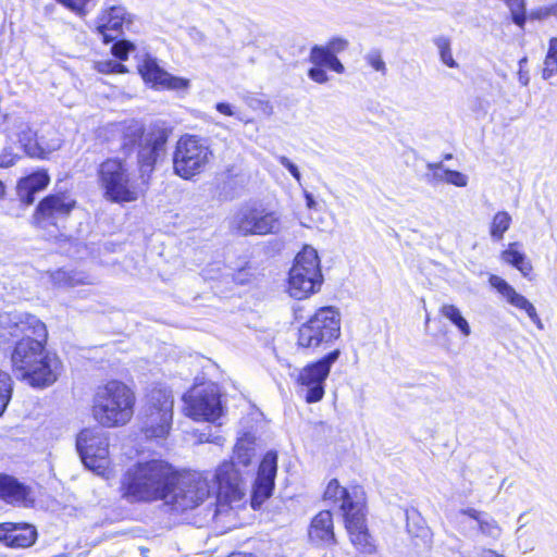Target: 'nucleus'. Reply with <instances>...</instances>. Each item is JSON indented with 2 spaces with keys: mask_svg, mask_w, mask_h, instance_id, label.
I'll return each instance as SVG.
<instances>
[{
  "mask_svg": "<svg viewBox=\"0 0 557 557\" xmlns=\"http://www.w3.org/2000/svg\"><path fill=\"white\" fill-rule=\"evenodd\" d=\"M440 313L454 324L463 337H468L471 334V327L466 318L462 315L459 308L455 305L444 304L440 308Z\"/></svg>",
  "mask_w": 557,
  "mask_h": 557,
  "instance_id": "7c9ffc66",
  "label": "nucleus"
},
{
  "mask_svg": "<svg viewBox=\"0 0 557 557\" xmlns=\"http://www.w3.org/2000/svg\"><path fill=\"white\" fill-rule=\"evenodd\" d=\"M12 379L10 374L0 369V416L3 414L12 396Z\"/></svg>",
  "mask_w": 557,
  "mask_h": 557,
  "instance_id": "c9c22d12",
  "label": "nucleus"
},
{
  "mask_svg": "<svg viewBox=\"0 0 557 557\" xmlns=\"http://www.w3.org/2000/svg\"><path fill=\"white\" fill-rule=\"evenodd\" d=\"M173 396L164 387H154L147 395L144 408L143 432L148 438H164L171 430L173 418Z\"/></svg>",
  "mask_w": 557,
  "mask_h": 557,
  "instance_id": "9d476101",
  "label": "nucleus"
},
{
  "mask_svg": "<svg viewBox=\"0 0 557 557\" xmlns=\"http://www.w3.org/2000/svg\"><path fill=\"white\" fill-rule=\"evenodd\" d=\"M24 184L20 181L17 184V195L20 200L26 205L30 206L35 201V195L37 194L35 190L30 188H24Z\"/></svg>",
  "mask_w": 557,
  "mask_h": 557,
  "instance_id": "de8ad7c7",
  "label": "nucleus"
},
{
  "mask_svg": "<svg viewBox=\"0 0 557 557\" xmlns=\"http://www.w3.org/2000/svg\"><path fill=\"white\" fill-rule=\"evenodd\" d=\"M5 195V186L4 184L0 181V199H2Z\"/></svg>",
  "mask_w": 557,
  "mask_h": 557,
  "instance_id": "680f3d73",
  "label": "nucleus"
},
{
  "mask_svg": "<svg viewBox=\"0 0 557 557\" xmlns=\"http://www.w3.org/2000/svg\"><path fill=\"white\" fill-rule=\"evenodd\" d=\"M306 206L308 209L313 210L317 209V201L314 200L312 194L305 191Z\"/></svg>",
  "mask_w": 557,
  "mask_h": 557,
  "instance_id": "6e6d98bb",
  "label": "nucleus"
},
{
  "mask_svg": "<svg viewBox=\"0 0 557 557\" xmlns=\"http://www.w3.org/2000/svg\"><path fill=\"white\" fill-rule=\"evenodd\" d=\"M97 183L103 197L115 203L136 201L147 190L131 164L117 157L108 158L98 165Z\"/></svg>",
  "mask_w": 557,
  "mask_h": 557,
  "instance_id": "20e7f679",
  "label": "nucleus"
},
{
  "mask_svg": "<svg viewBox=\"0 0 557 557\" xmlns=\"http://www.w3.org/2000/svg\"><path fill=\"white\" fill-rule=\"evenodd\" d=\"M16 137L24 152L28 156V146H34L37 133L33 131L30 124L23 117L17 116L15 124L9 137Z\"/></svg>",
  "mask_w": 557,
  "mask_h": 557,
  "instance_id": "c756f323",
  "label": "nucleus"
},
{
  "mask_svg": "<svg viewBox=\"0 0 557 557\" xmlns=\"http://www.w3.org/2000/svg\"><path fill=\"white\" fill-rule=\"evenodd\" d=\"M212 151L206 141L195 135H184L176 143L173 170L184 180H190L205 171Z\"/></svg>",
  "mask_w": 557,
  "mask_h": 557,
  "instance_id": "1a4fd4ad",
  "label": "nucleus"
},
{
  "mask_svg": "<svg viewBox=\"0 0 557 557\" xmlns=\"http://www.w3.org/2000/svg\"><path fill=\"white\" fill-rule=\"evenodd\" d=\"M255 457V438L251 435H245L239 438L234 448V462L247 467Z\"/></svg>",
  "mask_w": 557,
  "mask_h": 557,
  "instance_id": "2f4dec72",
  "label": "nucleus"
},
{
  "mask_svg": "<svg viewBox=\"0 0 557 557\" xmlns=\"http://www.w3.org/2000/svg\"><path fill=\"white\" fill-rule=\"evenodd\" d=\"M138 71L145 82L154 87L171 90H183L189 87V81L176 77L164 71L151 57H146L138 65Z\"/></svg>",
  "mask_w": 557,
  "mask_h": 557,
  "instance_id": "aec40b11",
  "label": "nucleus"
},
{
  "mask_svg": "<svg viewBox=\"0 0 557 557\" xmlns=\"http://www.w3.org/2000/svg\"><path fill=\"white\" fill-rule=\"evenodd\" d=\"M278 162L288 170V172L292 174V176L297 181L300 182L301 174L297 168L296 164H294L287 157L285 156H277L276 157Z\"/></svg>",
  "mask_w": 557,
  "mask_h": 557,
  "instance_id": "09e8293b",
  "label": "nucleus"
},
{
  "mask_svg": "<svg viewBox=\"0 0 557 557\" xmlns=\"http://www.w3.org/2000/svg\"><path fill=\"white\" fill-rule=\"evenodd\" d=\"M456 521L459 532L467 537L481 534L482 536L497 541L503 533L500 525L494 518L474 508L459 510Z\"/></svg>",
  "mask_w": 557,
  "mask_h": 557,
  "instance_id": "2eb2a0df",
  "label": "nucleus"
},
{
  "mask_svg": "<svg viewBox=\"0 0 557 557\" xmlns=\"http://www.w3.org/2000/svg\"><path fill=\"white\" fill-rule=\"evenodd\" d=\"M47 337L46 324L33 314H0V348L13 347L12 369L33 387H48L61 373L60 359L46 350Z\"/></svg>",
  "mask_w": 557,
  "mask_h": 557,
  "instance_id": "f257e3e1",
  "label": "nucleus"
},
{
  "mask_svg": "<svg viewBox=\"0 0 557 557\" xmlns=\"http://www.w3.org/2000/svg\"><path fill=\"white\" fill-rule=\"evenodd\" d=\"M516 536L518 541V547L523 554L532 552L534 549V541L531 534L524 530V525L520 524L516 530Z\"/></svg>",
  "mask_w": 557,
  "mask_h": 557,
  "instance_id": "58836bf2",
  "label": "nucleus"
},
{
  "mask_svg": "<svg viewBox=\"0 0 557 557\" xmlns=\"http://www.w3.org/2000/svg\"><path fill=\"white\" fill-rule=\"evenodd\" d=\"M549 16H553V13L550 12V5L533 10L530 13V17L532 20H545Z\"/></svg>",
  "mask_w": 557,
  "mask_h": 557,
  "instance_id": "603ef678",
  "label": "nucleus"
},
{
  "mask_svg": "<svg viewBox=\"0 0 557 557\" xmlns=\"http://www.w3.org/2000/svg\"><path fill=\"white\" fill-rule=\"evenodd\" d=\"M15 161H16L15 157L10 158L8 161L0 159V166H3V168L12 166L15 163Z\"/></svg>",
  "mask_w": 557,
  "mask_h": 557,
  "instance_id": "bf43d9fd",
  "label": "nucleus"
},
{
  "mask_svg": "<svg viewBox=\"0 0 557 557\" xmlns=\"http://www.w3.org/2000/svg\"><path fill=\"white\" fill-rule=\"evenodd\" d=\"M139 141L138 165L139 180L148 188L150 174L153 171L157 159L164 151L168 141V133L164 129H157L144 136V128L137 122L131 123L123 135V148L131 149Z\"/></svg>",
  "mask_w": 557,
  "mask_h": 557,
  "instance_id": "39448f33",
  "label": "nucleus"
},
{
  "mask_svg": "<svg viewBox=\"0 0 557 557\" xmlns=\"http://www.w3.org/2000/svg\"><path fill=\"white\" fill-rule=\"evenodd\" d=\"M60 4L74 12L79 17H84L88 14V4L92 0H55Z\"/></svg>",
  "mask_w": 557,
  "mask_h": 557,
  "instance_id": "ea45409f",
  "label": "nucleus"
},
{
  "mask_svg": "<svg viewBox=\"0 0 557 557\" xmlns=\"http://www.w3.org/2000/svg\"><path fill=\"white\" fill-rule=\"evenodd\" d=\"M479 557H504V555H500L497 552L490 548H482L479 553Z\"/></svg>",
  "mask_w": 557,
  "mask_h": 557,
  "instance_id": "4d7b16f0",
  "label": "nucleus"
},
{
  "mask_svg": "<svg viewBox=\"0 0 557 557\" xmlns=\"http://www.w3.org/2000/svg\"><path fill=\"white\" fill-rule=\"evenodd\" d=\"M175 479V470L163 460L137 462L121 479L122 497L131 503L165 499Z\"/></svg>",
  "mask_w": 557,
  "mask_h": 557,
  "instance_id": "f03ea898",
  "label": "nucleus"
},
{
  "mask_svg": "<svg viewBox=\"0 0 557 557\" xmlns=\"http://www.w3.org/2000/svg\"><path fill=\"white\" fill-rule=\"evenodd\" d=\"M309 537L318 545L329 546L336 542L333 517L330 510H322L312 519Z\"/></svg>",
  "mask_w": 557,
  "mask_h": 557,
  "instance_id": "a878e982",
  "label": "nucleus"
},
{
  "mask_svg": "<svg viewBox=\"0 0 557 557\" xmlns=\"http://www.w3.org/2000/svg\"><path fill=\"white\" fill-rule=\"evenodd\" d=\"M325 65L313 64L308 71V77L318 84H325L329 82V75L324 71Z\"/></svg>",
  "mask_w": 557,
  "mask_h": 557,
  "instance_id": "c03bdc74",
  "label": "nucleus"
},
{
  "mask_svg": "<svg viewBox=\"0 0 557 557\" xmlns=\"http://www.w3.org/2000/svg\"><path fill=\"white\" fill-rule=\"evenodd\" d=\"M528 63V58L527 57H523L522 59L519 60V69H522V70H525V65Z\"/></svg>",
  "mask_w": 557,
  "mask_h": 557,
  "instance_id": "052dcab7",
  "label": "nucleus"
},
{
  "mask_svg": "<svg viewBox=\"0 0 557 557\" xmlns=\"http://www.w3.org/2000/svg\"><path fill=\"white\" fill-rule=\"evenodd\" d=\"M76 201L66 194H53L45 197L37 206L33 215L34 223L40 227L55 225L58 219L66 218Z\"/></svg>",
  "mask_w": 557,
  "mask_h": 557,
  "instance_id": "f3484780",
  "label": "nucleus"
},
{
  "mask_svg": "<svg viewBox=\"0 0 557 557\" xmlns=\"http://www.w3.org/2000/svg\"><path fill=\"white\" fill-rule=\"evenodd\" d=\"M364 61L369 66H371L374 71L381 73L382 75H386L387 67L382 58V52L380 49L373 48L369 50L364 57Z\"/></svg>",
  "mask_w": 557,
  "mask_h": 557,
  "instance_id": "4c0bfd02",
  "label": "nucleus"
},
{
  "mask_svg": "<svg viewBox=\"0 0 557 557\" xmlns=\"http://www.w3.org/2000/svg\"><path fill=\"white\" fill-rule=\"evenodd\" d=\"M518 81L522 86H528L530 82L529 72L527 70L519 69Z\"/></svg>",
  "mask_w": 557,
  "mask_h": 557,
  "instance_id": "5fc2aeb1",
  "label": "nucleus"
},
{
  "mask_svg": "<svg viewBox=\"0 0 557 557\" xmlns=\"http://www.w3.org/2000/svg\"><path fill=\"white\" fill-rule=\"evenodd\" d=\"M227 557H247L246 555H243L242 553H233Z\"/></svg>",
  "mask_w": 557,
  "mask_h": 557,
  "instance_id": "69168bd1",
  "label": "nucleus"
},
{
  "mask_svg": "<svg viewBox=\"0 0 557 557\" xmlns=\"http://www.w3.org/2000/svg\"><path fill=\"white\" fill-rule=\"evenodd\" d=\"M547 54L557 55V37H554L549 40Z\"/></svg>",
  "mask_w": 557,
  "mask_h": 557,
  "instance_id": "13d9d810",
  "label": "nucleus"
},
{
  "mask_svg": "<svg viewBox=\"0 0 557 557\" xmlns=\"http://www.w3.org/2000/svg\"><path fill=\"white\" fill-rule=\"evenodd\" d=\"M323 276L320 260L314 248L306 246L295 258L289 271L288 292L293 298L304 299L317 293Z\"/></svg>",
  "mask_w": 557,
  "mask_h": 557,
  "instance_id": "6e6552de",
  "label": "nucleus"
},
{
  "mask_svg": "<svg viewBox=\"0 0 557 557\" xmlns=\"http://www.w3.org/2000/svg\"><path fill=\"white\" fill-rule=\"evenodd\" d=\"M445 159H446V160L451 159V154H447V156L445 157Z\"/></svg>",
  "mask_w": 557,
  "mask_h": 557,
  "instance_id": "338daca9",
  "label": "nucleus"
},
{
  "mask_svg": "<svg viewBox=\"0 0 557 557\" xmlns=\"http://www.w3.org/2000/svg\"><path fill=\"white\" fill-rule=\"evenodd\" d=\"M490 284L497 289L503 297L513 307L524 310L528 317L536 324L539 329H543V323L536 312L535 307L521 294L517 293L516 289L509 285L504 278L492 275L490 277Z\"/></svg>",
  "mask_w": 557,
  "mask_h": 557,
  "instance_id": "5701e85b",
  "label": "nucleus"
},
{
  "mask_svg": "<svg viewBox=\"0 0 557 557\" xmlns=\"http://www.w3.org/2000/svg\"><path fill=\"white\" fill-rule=\"evenodd\" d=\"M212 480V493H215L219 500L231 504L240 500L245 495L244 480L234 461L223 462Z\"/></svg>",
  "mask_w": 557,
  "mask_h": 557,
  "instance_id": "dca6fc26",
  "label": "nucleus"
},
{
  "mask_svg": "<svg viewBox=\"0 0 557 557\" xmlns=\"http://www.w3.org/2000/svg\"><path fill=\"white\" fill-rule=\"evenodd\" d=\"M433 44L437 48L441 61L450 69H457L459 65L455 61L451 52V41L447 36H436Z\"/></svg>",
  "mask_w": 557,
  "mask_h": 557,
  "instance_id": "473e14b6",
  "label": "nucleus"
},
{
  "mask_svg": "<svg viewBox=\"0 0 557 557\" xmlns=\"http://www.w3.org/2000/svg\"><path fill=\"white\" fill-rule=\"evenodd\" d=\"M52 281L60 286H76L87 283V277L82 273L58 270L52 275Z\"/></svg>",
  "mask_w": 557,
  "mask_h": 557,
  "instance_id": "f704fd0d",
  "label": "nucleus"
},
{
  "mask_svg": "<svg viewBox=\"0 0 557 557\" xmlns=\"http://www.w3.org/2000/svg\"><path fill=\"white\" fill-rule=\"evenodd\" d=\"M511 224V216L506 211L497 212L492 220L490 234L493 239L500 240L504 234L509 230Z\"/></svg>",
  "mask_w": 557,
  "mask_h": 557,
  "instance_id": "72a5a7b5",
  "label": "nucleus"
},
{
  "mask_svg": "<svg viewBox=\"0 0 557 557\" xmlns=\"http://www.w3.org/2000/svg\"><path fill=\"white\" fill-rule=\"evenodd\" d=\"M550 12L557 18V2L550 5Z\"/></svg>",
  "mask_w": 557,
  "mask_h": 557,
  "instance_id": "e2e57ef3",
  "label": "nucleus"
},
{
  "mask_svg": "<svg viewBox=\"0 0 557 557\" xmlns=\"http://www.w3.org/2000/svg\"><path fill=\"white\" fill-rule=\"evenodd\" d=\"M215 109L221 113V114H224V115H227V116H236L238 120L240 121H244V119L238 114L236 113L232 106L228 104V103H225V102H219L216 103L215 106Z\"/></svg>",
  "mask_w": 557,
  "mask_h": 557,
  "instance_id": "3c124183",
  "label": "nucleus"
},
{
  "mask_svg": "<svg viewBox=\"0 0 557 557\" xmlns=\"http://www.w3.org/2000/svg\"><path fill=\"white\" fill-rule=\"evenodd\" d=\"M518 243L509 244L508 249L502 252V260L515 267L523 276H528L532 272V264L523 252L516 249Z\"/></svg>",
  "mask_w": 557,
  "mask_h": 557,
  "instance_id": "c85d7f7f",
  "label": "nucleus"
},
{
  "mask_svg": "<svg viewBox=\"0 0 557 557\" xmlns=\"http://www.w3.org/2000/svg\"><path fill=\"white\" fill-rule=\"evenodd\" d=\"M429 170H433V178L436 182H446L445 173L448 171V169H444L443 164L440 163H429L428 164Z\"/></svg>",
  "mask_w": 557,
  "mask_h": 557,
  "instance_id": "8fccbe9b",
  "label": "nucleus"
},
{
  "mask_svg": "<svg viewBox=\"0 0 557 557\" xmlns=\"http://www.w3.org/2000/svg\"><path fill=\"white\" fill-rule=\"evenodd\" d=\"M348 47V40L335 37L332 38L325 47L323 46H313L310 50L309 61L312 64L325 65L327 69L343 74L345 72V67L339 59L336 57V53L344 51Z\"/></svg>",
  "mask_w": 557,
  "mask_h": 557,
  "instance_id": "412c9836",
  "label": "nucleus"
},
{
  "mask_svg": "<svg viewBox=\"0 0 557 557\" xmlns=\"http://www.w3.org/2000/svg\"><path fill=\"white\" fill-rule=\"evenodd\" d=\"M524 516H525V513L523 512V513H521V515L518 517V523H519V525H520V524H523V525H524V523H523V522H524V519H523V518H524Z\"/></svg>",
  "mask_w": 557,
  "mask_h": 557,
  "instance_id": "0e129e2a",
  "label": "nucleus"
},
{
  "mask_svg": "<svg viewBox=\"0 0 557 557\" xmlns=\"http://www.w3.org/2000/svg\"><path fill=\"white\" fill-rule=\"evenodd\" d=\"M346 516L345 527L354 547L363 555H371L375 552L376 546L372 536L368 532L366 523L364 506L356 504Z\"/></svg>",
  "mask_w": 557,
  "mask_h": 557,
  "instance_id": "a211bd4d",
  "label": "nucleus"
},
{
  "mask_svg": "<svg viewBox=\"0 0 557 557\" xmlns=\"http://www.w3.org/2000/svg\"><path fill=\"white\" fill-rule=\"evenodd\" d=\"M341 351L335 349L320 360L301 368L296 375L297 393L308 404L320 401L325 394V381L331 367L337 361Z\"/></svg>",
  "mask_w": 557,
  "mask_h": 557,
  "instance_id": "f8f14e48",
  "label": "nucleus"
},
{
  "mask_svg": "<svg viewBox=\"0 0 557 557\" xmlns=\"http://www.w3.org/2000/svg\"><path fill=\"white\" fill-rule=\"evenodd\" d=\"M96 70L99 73H103V74H111V73L122 74V73L127 72L126 67L123 64H121L120 62H116L114 60L98 62L96 64Z\"/></svg>",
  "mask_w": 557,
  "mask_h": 557,
  "instance_id": "a19ab883",
  "label": "nucleus"
},
{
  "mask_svg": "<svg viewBox=\"0 0 557 557\" xmlns=\"http://www.w3.org/2000/svg\"><path fill=\"white\" fill-rule=\"evenodd\" d=\"M76 448L86 468L103 474L109 461V442L106 434L96 429H84L76 438Z\"/></svg>",
  "mask_w": 557,
  "mask_h": 557,
  "instance_id": "4468645a",
  "label": "nucleus"
},
{
  "mask_svg": "<svg viewBox=\"0 0 557 557\" xmlns=\"http://www.w3.org/2000/svg\"><path fill=\"white\" fill-rule=\"evenodd\" d=\"M17 116L16 114L5 113L0 109V131L9 136Z\"/></svg>",
  "mask_w": 557,
  "mask_h": 557,
  "instance_id": "49530a36",
  "label": "nucleus"
},
{
  "mask_svg": "<svg viewBox=\"0 0 557 557\" xmlns=\"http://www.w3.org/2000/svg\"><path fill=\"white\" fill-rule=\"evenodd\" d=\"M0 498L8 504L23 506H28L34 502L30 497V488L8 474H0Z\"/></svg>",
  "mask_w": 557,
  "mask_h": 557,
  "instance_id": "393cba45",
  "label": "nucleus"
},
{
  "mask_svg": "<svg viewBox=\"0 0 557 557\" xmlns=\"http://www.w3.org/2000/svg\"><path fill=\"white\" fill-rule=\"evenodd\" d=\"M512 22L519 26L520 28L524 27L525 21H527V11L523 13H516L511 15Z\"/></svg>",
  "mask_w": 557,
  "mask_h": 557,
  "instance_id": "864d4df0",
  "label": "nucleus"
},
{
  "mask_svg": "<svg viewBox=\"0 0 557 557\" xmlns=\"http://www.w3.org/2000/svg\"><path fill=\"white\" fill-rule=\"evenodd\" d=\"M276 471L277 454L275 451H268L259 466L252 487L251 506L253 508L259 507L272 495Z\"/></svg>",
  "mask_w": 557,
  "mask_h": 557,
  "instance_id": "6ab92c4d",
  "label": "nucleus"
},
{
  "mask_svg": "<svg viewBox=\"0 0 557 557\" xmlns=\"http://www.w3.org/2000/svg\"><path fill=\"white\" fill-rule=\"evenodd\" d=\"M339 334V313L333 307H322L299 327L298 345L314 349L336 339Z\"/></svg>",
  "mask_w": 557,
  "mask_h": 557,
  "instance_id": "9b49d317",
  "label": "nucleus"
},
{
  "mask_svg": "<svg viewBox=\"0 0 557 557\" xmlns=\"http://www.w3.org/2000/svg\"><path fill=\"white\" fill-rule=\"evenodd\" d=\"M212 493L208 476L198 472L177 473L169 488L164 505L172 511L184 512L194 509Z\"/></svg>",
  "mask_w": 557,
  "mask_h": 557,
  "instance_id": "423d86ee",
  "label": "nucleus"
},
{
  "mask_svg": "<svg viewBox=\"0 0 557 557\" xmlns=\"http://www.w3.org/2000/svg\"><path fill=\"white\" fill-rule=\"evenodd\" d=\"M126 11L121 5H111L103 9L97 18L96 26L103 41H113L125 21Z\"/></svg>",
  "mask_w": 557,
  "mask_h": 557,
  "instance_id": "b1692460",
  "label": "nucleus"
},
{
  "mask_svg": "<svg viewBox=\"0 0 557 557\" xmlns=\"http://www.w3.org/2000/svg\"><path fill=\"white\" fill-rule=\"evenodd\" d=\"M324 498L338 503L344 516H346L348 511H352V507L356 504L364 506L362 497L359 496L356 491L354 493H349L346 488L339 485L337 480L330 481L324 492Z\"/></svg>",
  "mask_w": 557,
  "mask_h": 557,
  "instance_id": "bb28decb",
  "label": "nucleus"
},
{
  "mask_svg": "<svg viewBox=\"0 0 557 557\" xmlns=\"http://www.w3.org/2000/svg\"><path fill=\"white\" fill-rule=\"evenodd\" d=\"M21 182L24 184V188H30L38 193L44 190L48 186L50 177L47 174V172L40 171L22 178Z\"/></svg>",
  "mask_w": 557,
  "mask_h": 557,
  "instance_id": "e433bc0d",
  "label": "nucleus"
},
{
  "mask_svg": "<svg viewBox=\"0 0 557 557\" xmlns=\"http://www.w3.org/2000/svg\"><path fill=\"white\" fill-rule=\"evenodd\" d=\"M135 395L120 381L99 385L92 397L91 414L103 428L125 425L134 413Z\"/></svg>",
  "mask_w": 557,
  "mask_h": 557,
  "instance_id": "7ed1b4c3",
  "label": "nucleus"
},
{
  "mask_svg": "<svg viewBox=\"0 0 557 557\" xmlns=\"http://www.w3.org/2000/svg\"><path fill=\"white\" fill-rule=\"evenodd\" d=\"M37 540V531L28 523L4 522L0 524V542L13 548L30 547Z\"/></svg>",
  "mask_w": 557,
  "mask_h": 557,
  "instance_id": "4be33fe9",
  "label": "nucleus"
},
{
  "mask_svg": "<svg viewBox=\"0 0 557 557\" xmlns=\"http://www.w3.org/2000/svg\"><path fill=\"white\" fill-rule=\"evenodd\" d=\"M446 183L457 187H465L468 184V177L459 171L448 170L445 173Z\"/></svg>",
  "mask_w": 557,
  "mask_h": 557,
  "instance_id": "a18cd8bd",
  "label": "nucleus"
},
{
  "mask_svg": "<svg viewBox=\"0 0 557 557\" xmlns=\"http://www.w3.org/2000/svg\"><path fill=\"white\" fill-rule=\"evenodd\" d=\"M230 230L239 236L277 234L282 219L277 211L262 205L246 203L238 208L228 222Z\"/></svg>",
  "mask_w": 557,
  "mask_h": 557,
  "instance_id": "0eeeda50",
  "label": "nucleus"
},
{
  "mask_svg": "<svg viewBox=\"0 0 557 557\" xmlns=\"http://www.w3.org/2000/svg\"><path fill=\"white\" fill-rule=\"evenodd\" d=\"M134 49V45L126 40H120L113 44L112 54L120 60H126L128 53Z\"/></svg>",
  "mask_w": 557,
  "mask_h": 557,
  "instance_id": "79ce46f5",
  "label": "nucleus"
},
{
  "mask_svg": "<svg viewBox=\"0 0 557 557\" xmlns=\"http://www.w3.org/2000/svg\"><path fill=\"white\" fill-rule=\"evenodd\" d=\"M557 74V55L546 54L542 71L543 79H549Z\"/></svg>",
  "mask_w": 557,
  "mask_h": 557,
  "instance_id": "37998d69",
  "label": "nucleus"
},
{
  "mask_svg": "<svg viewBox=\"0 0 557 557\" xmlns=\"http://www.w3.org/2000/svg\"><path fill=\"white\" fill-rule=\"evenodd\" d=\"M184 401L186 414L194 420L215 422L223 413L220 389L213 383L193 387Z\"/></svg>",
  "mask_w": 557,
  "mask_h": 557,
  "instance_id": "ddd939ff",
  "label": "nucleus"
},
{
  "mask_svg": "<svg viewBox=\"0 0 557 557\" xmlns=\"http://www.w3.org/2000/svg\"><path fill=\"white\" fill-rule=\"evenodd\" d=\"M61 146L62 139L58 132L55 129H50L47 135H37L34 146H28V157L47 159L49 154L59 150Z\"/></svg>",
  "mask_w": 557,
  "mask_h": 557,
  "instance_id": "cd10ccee",
  "label": "nucleus"
}]
</instances>
